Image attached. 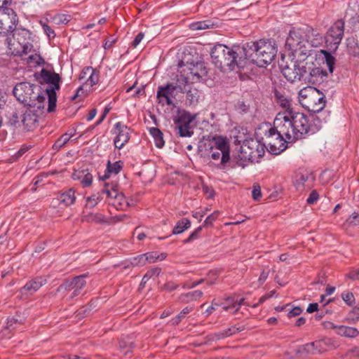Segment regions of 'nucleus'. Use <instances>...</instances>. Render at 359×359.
<instances>
[{
	"mask_svg": "<svg viewBox=\"0 0 359 359\" xmlns=\"http://www.w3.org/2000/svg\"><path fill=\"white\" fill-rule=\"evenodd\" d=\"M86 277V275H81L75 277L71 281L65 282L57 288V292L65 290L68 292H71L69 295V298L71 299L78 296L86 284L85 280Z\"/></svg>",
	"mask_w": 359,
	"mask_h": 359,
	"instance_id": "obj_16",
	"label": "nucleus"
},
{
	"mask_svg": "<svg viewBox=\"0 0 359 359\" xmlns=\"http://www.w3.org/2000/svg\"><path fill=\"white\" fill-rule=\"evenodd\" d=\"M72 179L80 182L83 187H89L93 182V175L87 169L74 170Z\"/></svg>",
	"mask_w": 359,
	"mask_h": 359,
	"instance_id": "obj_22",
	"label": "nucleus"
},
{
	"mask_svg": "<svg viewBox=\"0 0 359 359\" xmlns=\"http://www.w3.org/2000/svg\"><path fill=\"white\" fill-rule=\"evenodd\" d=\"M203 295V292L201 290H195L193 292H188L182 294L180 299L183 302H189L196 300Z\"/></svg>",
	"mask_w": 359,
	"mask_h": 359,
	"instance_id": "obj_41",
	"label": "nucleus"
},
{
	"mask_svg": "<svg viewBox=\"0 0 359 359\" xmlns=\"http://www.w3.org/2000/svg\"><path fill=\"white\" fill-rule=\"evenodd\" d=\"M75 191L73 188L69 189L58 196V201L65 206L72 205L75 202Z\"/></svg>",
	"mask_w": 359,
	"mask_h": 359,
	"instance_id": "obj_27",
	"label": "nucleus"
},
{
	"mask_svg": "<svg viewBox=\"0 0 359 359\" xmlns=\"http://www.w3.org/2000/svg\"><path fill=\"white\" fill-rule=\"evenodd\" d=\"M188 76L187 69L184 66H180V74L177 76L176 83L174 84L175 86H181L182 90H177L180 93H184L187 91L186 86L191 82V81H187L186 83L184 81L183 79L188 77Z\"/></svg>",
	"mask_w": 359,
	"mask_h": 359,
	"instance_id": "obj_29",
	"label": "nucleus"
},
{
	"mask_svg": "<svg viewBox=\"0 0 359 359\" xmlns=\"http://www.w3.org/2000/svg\"><path fill=\"white\" fill-rule=\"evenodd\" d=\"M30 54L29 57L27 58V63L32 67H36L43 62V60L40 56L39 54L36 53L35 50L33 48V50L32 53H29Z\"/></svg>",
	"mask_w": 359,
	"mask_h": 359,
	"instance_id": "obj_35",
	"label": "nucleus"
},
{
	"mask_svg": "<svg viewBox=\"0 0 359 359\" xmlns=\"http://www.w3.org/2000/svg\"><path fill=\"white\" fill-rule=\"evenodd\" d=\"M39 25H41L43 32L46 35L49 41L55 39L56 34L53 27H51L47 19H42L39 21Z\"/></svg>",
	"mask_w": 359,
	"mask_h": 359,
	"instance_id": "obj_33",
	"label": "nucleus"
},
{
	"mask_svg": "<svg viewBox=\"0 0 359 359\" xmlns=\"http://www.w3.org/2000/svg\"><path fill=\"white\" fill-rule=\"evenodd\" d=\"M344 33V22L337 20L330 27L325 36L327 48L330 51H336L340 44Z\"/></svg>",
	"mask_w": 359,
	"mask_h": 359,
	"instance_id": "obj_11",
	"label": "nucleus"
},
{
	"mask_svg": "<svg viewBox=\"0 0 359 359\" xmlns=\"http://www.w3.org/2000/svg\"><path fill=\"white\" fill-rule=\"evenodd\" d=\"M245 299L243 297L231 296L227 297L222 302L220 306L224 311H228L232 313H236L240 309L241 306L244 304Z\"/></svg>",
	"mask_w": 359,
	"mask_h": 359,
	"instance_id": "obj_20",
	"label": "nucleus"
},
{
	"mask_svg": "<svg viewBox=\"0 0 359 359\" xmlns=\"http://www.w3.org/2000/svg\"><path fill=\"white\" fill-rule=\"evenodd\" d=\"M144 254L140 255L137 257H134L130 259V264L133 266H140L147 264V257Z\"/></svg>",
	"mask_w": 359,
	"mask_h": 359,
	"instance_id": "obj_45",
	"label": "nucleus"
},
{
	"mask_svg": "<svg viewBox=\"0 0 359 359\" xmlns=\"http://www.w3.org/2000/svg\"><path fill=\"white\" fill-rule=\"evenodd\" d=\"M252 196L255 201H259L262 196L261 189L259 186H254L252 191Z\"/></svg>",
	"mask_w": 359,
	"mask_h": 359,
	"instance_id": "obj_56",
	"label": "nucleus"
},
{
	"mask_svg": "<svg viewBox=\"0 0 359 359\" xmlns=\"http://www.w3.org/2000/svg\"><path fill=\"white\" fill-rule=\"evenodd\" d=\"M194 119L195 116L185 111L177 115L174 122L180 137H190L192 136L194 131L191 124Z\"/></svg>",
	"mask_w": 359,
	"mask_h": 359,
	"instance_id": "obj_13",
	"label": "nucleus"
},
{
	"mask_svg": "<svg viewBox=\"0 0 359 359\" xmlns=\"http://www.w3.org/2000/svg\"><path fill=\"white\" fill-rule=\"evenodd\" d=\"M74 135L73 133H66L61 135L54 143L53 148L55 150H58L61 149L64 145H65L70 138Z\"/></svg>",
	"mask_w": 359,
	"mask_h": 359,
	"instance_id": "obj_39",
	"label": "nucleus"
},
{
	"mask_svg": "<svg viewBox=\"0 0 359 359\" xmlns=\"http://www.w3.org/2000/svg\"><path fill=\"white\" fill-rule=\"evenodd\" d=\"M202 231V226H200L197 227L190 235L184 241V243H191L194 241L198 239L199 238V235Z\"/></svg>",
	"mask_w": 359,
	"mask_h": 359,
	"instance_id": "obj_50",
	"label": "nucleus"
},
{
	"mask_svg": "<svg viewBox=\"0 0 359 359\" xmlns=\"http://www.w3.org/2000/svg\"><path fill=\"white\" fill-rule=\"evenodd\" d=\"M208 209L205 208L203 210H201L200 211L196 212L193 213V217L199 221L202 219V218L204 217V215L207 213Z\"/></svg>",
	"mask_w": 359,
	"mask_h": 359,
	"instance_id": "obj_60",
	"label": "nucleus"
},
{
	"mask_svg": "<svg viewBox=\"0 0 359 359\" xmlns=\"http://www.w3.org/2000/svg\"><path fill=\"white\" fill-rule=\"evenodd\" d=\"M88 74H89V76L88 77L86 81L85 82V85L92 87L99 82L100 74H99V72L97 70H96L95 69L90 67H88L83 69L79 79L81 80V79H83L86 76H87Z\"/></svg>",
	"mask_w": 359,
	"mask_h": 359,
	"instance_id": "obj_24",
	"label": "nucleus"
},
{
	"mask_svg": "<svg viewBox=\"0 0 359 359\" xmlns=\"http://www.w3.org/2000/svg\"><path fill=\"white\" fill-rule=\"evenodd\" d=\"M34 90L39 91V87L28 82H22L15 86L13 95L20 102L29 106Z\"/></svg>",
	"mask_w": 359,
	"mask_h": 359,
	"instance_id": "obj_14",
	"label": "nucleus"
},
{
	"mask_svg": "<svg viewBox=\"0 0 359 359\" xmlns=\"http://www.w3.org/2000/svg\"><path fill=\"white\" fill-rule=\"evenodd\" d=\"M16 39L20 42L23 55H28L33 50L32 33L27 29L19 28L15 30Z\"/></svg>",
	"mask_w": 359,
	"mask_h": 359,
	"instance_id": "obj_18",
	"label": "nucleus"
},
{
	"mask_svg": "<svg viewBox=\"0 0 359 359\" xmlns=\"http://www.w3.org/2000/svg\"><path fill=\"white\" fill-rule=\"evenodd\" d=\"M274 98L276 103L280 107L285 109L284 111H293L291 108V100L284 92L275 90Z\"/></svg>",
	"mask_w": 359,
	"mask_h": 359,
	"instance_id": "obj_26",
	"label": "nucleus"
},
{
	"mask_svg": "<svg viewBox=\"0 0 359 359\" xmlns=\"http://www.w3.org/2000/svg\"><path fill=\"white\" fill-rule=\"evenodd\" d=\"M301 352H305L309 354H316V350L314 342L308 343L303 345L301 348Z\"/></svg>",
	"mask_w": 359,
	"mask_h": 359,
	"instance_id": "obj_52",
	"label": "nucleus"
},
{
	"mask_svg": "<svg viewBox=\"0 0 359 359\" xmlns=\"http://www.w3.org/2000/svg\"><path fill=\"white\" fill-rule=\"evenodd\" d=\"M191 226V221L187 218H183L179 220L172 229V234H180L183 233Z\"/></svg>",
	"mask_w": 359,
	"mask_h": 359,
	"instance_id": "obj_30",
	"label": "nucleus"
},
{
	"mask_svg": "<svg viewBox=\"0 0 359 359\" xmlns=\"http://www.w3.org/2000/svg\"><path fill=\"white\" fill-rule=\"evenodd\" d=\"M144 36V33H143V32H140V33H138V34L135 36V37L134 40H133V42H132V46H133V48H136V47H137V46L140 43V42L142 41V40L143 39Z\"/></svg>",
	"mask_w": 359,
	"mask_h": 359,
	"instance_id": "obj_58",
	"label": "nucleus"
},
{
	"mask_svg": "<svg viewBox=\"0 0 359 359\" xmlns=\"http://www.w3.org/2000/svg\"><path fill=\"white\" fill-rule=\"evenodd\" d=\"M277 53L276 44L271 41L259 40L252 43L247 48L245 46L228 47L223 44H217L210 52L212 62L216 67L229 70L236 67L243 68L248 62L260 67L269 65Z\"/></svg>",
	"mask_w": 359,
	"mask_h": 359,
	"instance_id": "obj_1",
	"label": "nucleus"
},
{
	"mask_svg": "<svg viewBox=\"0 0 359 359\" xmlns=\"http://www.w3.org/2000/svg\"><path fill=\"white\" fill-rule=\"evenodd\" d=\"M266 140L264 144L260 143L259 141L255 139L245 140L241 146L242 152L245 153L246 157L249 159L254 160L257 158H260L264 156L265 152V144L269 147V151L273 154H279L283 151V148L280 144L276 141L275 137L267 138L265 135Z\"/></svg>",
	"mask_w": 359,
	"mask_h": 359,
	"instance_id": "obj_5",
	"label": "nucleus"
},
{
	"mask_svg": "<svg viewBox=\"0 0 359 359\" xmlns=\"http://www.w3.org/2000/svg\"><path fill=\"white\" fill-rule=\"evenodd\" d=\"M319 198V194L317 192L316 190H313L309 197L307 198L306 199V203L309 205H311V204H313L315 203L316 202H317V201L318 200Z\"/></svg>",
	"mask_w": 359,
	"mask_h": 359,
	"instance_id": "obj_54",
	"label": "nucleus"
},
{
	"mask_svg": "<svg viewBox=\"0 0 359 359\" xmlns=\"http://www.w3.org/2000/svg\"><path fill=\"white\" fill-rule=\"evenodd\" d=\"M302 311L300 307H298V306L294 307L288 312L287 316L289 318H293V317L297 316L301 314Z\"/></svg>",
	"mask_w": 359,
	"mask_h": 359,
	"instance_id": "obj_59",
	"label": "nucleus"
},
{
	"mask_svg": "<svg viewBox=\"0 0 359 359\" xmlns=\"http://www.w3.org/2000/svg\"><path fill=\"white\" fill-rule=\"evenodd\" d=\"M45 100L46 96L41 92L40 89L39 91L34 90L30 104H29V106H36V109H38V107H40V112L43 113V109L44 108L43 103Z\"/></svg>",
	"mask_w": 359,
	"mask_h": 359,
	"instance_id": "obj_28",
	"label": "nucleus"
},
{
	"mask_svg": "<svg viewBox=\"0 0 359 359\" xmlns=\"http://www.w3.org/2000/svg\"><path fill=\"white\" fill-rule=\"evenodd\" d=\"M180 86H175L174 83L158 86L156 92L158 103L162 106H174L175 100L179 93L177 90H182Z\"/></svg>",
	"mask_w": 359,
	"mask_h": 359,
	"instance_id": "obj_12",
	"label": "nucleus"
},
{
	"mask_svg": "<svg viewBox=\"0 0 359 359\" xmlns=\"http://www.w3.org/2000/svg\"><path fill=\"white\" fill-rule=\"evenodd\" d=\"M150 135L153 137L155 145L158 148H162L165 142L163 140V133L162 132L157 128H151L149 130Z\"/></svg>",
	"mask_w": 359,
	"mask_h": 359,
	"instance_id": "obj_31",
	"label": "nucleus"
},
{
	"mask_svg": "<svg viewBox=\"0 0 359 359\" xmlns=\"http://www.w3.org/2000/svg\"><path fill=\"white\" fill-rule=\"evenodd\" d=\"M314 345L316 350V353H319L326 351L325 345L326 343L323 340H319L314 341Z\"/></svg>",
	"mask_w": 359,
	"mask_h": 359,
	"instance_id": "obj_55",
	"label": "nucleus"
},
{
	"mask_svg": "<svg viewBox=\"0 0 359 359\" xmlns=\"http://www.w3.org/2000/svg\"><path fill=\"white\" fill-rule=\"evenodd\" d=\"M321 53L324 55L325 64L330 73L333 72L335 58L332 55L330 51L323 50Z\"/></svg>",
	"mask_w": 359,
	"mask_h": 359,
	"instance_id": "obj_40",
	"label": "nucleus"
},
{
	"mask_svg": "<svg viewBox=\"0 0 359 359\" xmlns=\"http://www.w3.org/2000/svg\"><path fill=\"white\" fill-rule=\"evenodd\" d=\"M318 310V304L317 303H311L309 304L306 311L309 313H313L315 311H317Z\"/></svg>",
	"mask_w": 359,
	"mask_h": 359,
	"instance_id": "obj_63",
	"label": "nucleus"
},
{
	"mask_svg": "<svg viewBox=\"0 0 359 359\" xmlns=\"http://www.w3.org/2000/svg\"><path fill=\"white\" fill-rule=\"evenodd\" d=\"M160 269L155 268L148 271L143 276L141 282V285L145 284L151 277L158 276L160 273Z\"/></svg>",
	"mask_w": 359,
	"mask_h": 359,
	"instance_id": "obj_48",
	"label": "nucleus"
},
{
	"mask_svg": "<svg viewBox=\"0 0 359 359\" xmlns=\"http://www.w3.org/2000/svg\"><path fill=\"white\" fill-rule=\"evenodd\" d=\"M102 199L101 193L93 194L86 199V208H93Z\"/></svg>",
	"mask_w": 359,
	"mask_h": 359,
	"instance_id": "obj_38",
	"label": "nucleus"
},
{
	"mask_svg": "<svg viewBox=\"0 0 359 359\" xmlns=\"http://www.w3.org/2000/svg\"><path fill=\"white\" fill-rule=\"evenodd\" d=\"M299 102L301 105L308 111L313 112L314 115H320L326 104L325 95L314 87L307 86L301 89L299 92Z\"/></svg>",
	"mask_w": 359,
	"mask_h": 359,
	"instance_id": "obj_4",
	"label": "nucleus"
},
{
	"mask_svg": "<svg viewBox=\"0 0 359 359\" xmlns=\"http://www.w3.org/2000/svg\"><path fill=\"white\" fill-rule=\"evenodd\" d=\"M309 180V176L302 173L296 174L294 179V184L299 191H302L305 187V184Z\"/></svg>",
	"mask_w": 359,
	"mask_h": 359,
	"instance_id": "obj_37",
	"label": "nucleus"
},
{
	"mask_svg": "<svg viewBox=\"0 0 359 359\" xmlns=\"http://www.w3.org/2000/svg\"><path fill=\"white\" fill-rule=\"evenodd\" d=\"M110 204L114 205L116 209H123L130 205L128 200L122 193H119L117 198L114 201H109Z\"/></svg>",
	"mask_w": 359,
	"mask_h": 359,
	"instance_id": "obj_36",
	"label": "nucleus"
},
{
	"mask_svg": "<svg viewBox=\"0 0 359 359\" xmlns=\"http://www.w3.org/2000/svg\"><path fill=\"white\" fill-rule=\"evenodd\" d=\"M177 287V285L172 282L166 283L163 285V289L168 291H172Z\"/></svg>",
	"mask_w": 359,
	"mask_h": 359,
	"instance_id": "obj_62",
	"label": "nucleus"
},
{
	"mask_svg": "<svg viewBox=\"0 0 359 359\" xmlns=\"http://www.w3.org/2000/svg\"><path fill=\"white\" fill-rule=\"evenodd\" d=\"M330 115L322 113L320 115L311 114L309 117L304 113L293 111L279 112L273 121V127L266 125L264 135L275 137L278 143L283 145L284 142H293L305 138L318 132L323 123H326Z\"/></svg>",
	"mask_w": 359,
	"mask_h": 359,
	"instance_id": "obj_2",
	"label": "nucleus"
},
{
	"mask_svg": "<svg viewBox=\"0 0 359 359\" xmlns=\"http://www.w3.org/2000/svg\"><path fill=\"white\" fill-rule=\"evenodd\" d=\"M120 192L118 191L117 189H103L101 191V194H105L108 198L110 199L109 201H114L117 198Z\"/></svg>",
	"mask_w": 359,
	"mask_h": 359,
	"instance_id": "obj_46",
	"label": "nucleus"
},
{
	"mask_svg": "<svg viewBox=\"0 0 359 359\" xmlns=\"http://www.w3.org/2000/svg\"><path fill=\"white\" fill-rule=\"evenodd\" d=\"M327 323L330 325L328 327L337 329V333L339 335L349 338H355L359 335V331L355 327L344 325L335 326L330 322Z\"/></svg>",
	"mask_w": 359,
	"mask_h": 359,
	"instance_id": "obj_25",
	"label": "nucleus"
},
{
	"mask_svg": "<svg viewBox=\"0 0 359 359\" xmlns=\"http://www.w3.org/2000/svg\"><path fill=\"white\" fill-rule=\"evenodd\" d=\"M341 298L344 302L348 305L352 306L355 302V298L352 292H344L341 294Z\"/></svg>",
	"mask_w": 359,
	"mask_h": 359,
	"instance_id": "obj_51",
	"label": "nucleus"
},
{
	"mask_svg": "<svg viewBox=\"0 0 359 359\" xmlns=\"http://www.w3.org/2000/svg\"><path fill=\"white\" fill-rule=\"evenodd\" d=\"M305 32L301 29L290 31L286 39V46L294 57L309 55L308 41L305 39Z\"/></svg>",
	"mask_w": 359,
	"mask_h": 359,
	"instance_id": "obj_10",
	"label": "nucleus"
},
{
	"mask_svg": "<svg viewBox=\"0 0 359 359\" xmlns=\"http://www.w3.org/2000/svg\"><path fill=\"white\" fill-rule=\"evenodd\" d=\"M269 271H265V270H264L261 273L259 280H258L259 285H262L266 281V280L267 279V278L269 276Z\"/></svg>",
	"mask_w": 359,
	"mask_h": 359,
	"instance_id": "obj_61",
	"label": "nucleus"
},
{
	"mask_svg": "<svg viewBox=\"0 0 359 359\" xmlns=\"http://www.w3.org/2000/svg\"><path fill=\"white\" fill-rule=\"evenodd\" d=\"M192 307L187 306L182 309V311L178 314V316H180L182 319H183L188 313H189L192 311Z\"/></svg>",
	"mask_w": 359,
	"mask_h": 359,
	"instance_id": "obj_64",
	"label": "nucleus"
},
{
	"mask_svg": "<svg viewBox=\"0 0 359 359\" xmlns=\"http://www.w3.org/2000/svg\"><path fill=\"white\" fill-rule=\"evenodd\" d=\"M12 0H0V35L8 34L17 29L18 17L11 7Z\"/></svg>",
	"mask_w": 359,
	"mask_h": 359,
	"instance_id": "obj_8",
	"label": "nucleus"
},
{
	"mask_svg": "<svg viewBox=\"0 0 359 359\" xmlns=\"http://www.w3.org/2000/svg\"><path fill=\"white\" fill-rule=\"evenodd\" d=\"M219 214V212L216 210L213 212L212 214L208 215L203 223V226L208 227L212 225L213 222L217 219L218 215Z\"/></svg>",
	"mask_w": 359,
	"mask_h": 359,
	"instance_id": "obj_49",
	"label": "nucleus"
},
{
	"mask_svg": "<svg viewBox=\"0 0 359 359\" xmlns=\"http://www.w3.org/2000/svg\"><path fill=\"white\" fill-rule=\"evenodd\" d=\"M46 280L42 277L35 278L27 283L20 288V292L22 296L32 295L36 292L41 286L46 284Z\"/></svg>",
	"mask_w": 359,
	"mask_h": 359,
	"instance_id": "obj_21",
	"label": "nucleus"
},
{
	"mask_svg": "<svg viewBox=\"0 0 359 359\" xmlns=\"http://www.w3.org/2000/svg\"><path fill=\"white\" fill-rule=\"evenodd\" d=\"M41 77L46 83L48 84L45 91V94L48 96L47 110L48 112H53L56 107V91L60 89V77L58 74L45 69H41Z\"/></svg>",
	"mask_w": 359,
	"mask_h": 359,
	"instance_id": "obj_9",
	"label": "nucleus"
},
{
	"mask_svg": "<svg viewBox=\"0 0 359 359\" xmlns=\"http://www.w3.org/2000/svg\"><path fill=\"white\" fill-rule=\"evenodd\" d=\"M130 128L121 122H117L114 126V133L116 137L114 140V144L116 148L121 149L130 140Z\"/></svg>",
	"mask_w": 359,
	"mask_h": 359,
	"instance_id": "obj_17",
	"label": "nucleus"
},
{
	"mask_svg": "<svg viewBox=\"0 0 359 359\" xmlns=\"http://www.w3.org/2000/svg\"><path fill=\"white\" fill-rule=\"evenodd\" d=\"M122 167L123 163L121 161H116L113 163L109 162L107 170L109 173L118 174L121 170Z\"/></svg>",
	"mask_w": 359,
	"mask_h": 359,
	"instance_id": "obj_44",
	"label": "nucleus"
},
{
	"mask_svg": "<svg viewBox=\"0 0 359 359\" xmlns=\"http://www.w3.org/2000/svg\"><path fill=\"white\" fill-rule=\"evenodd\" d=\"M144 255H146L145 257L147 258V263H154L157 260H160V261L163 260L166 257L165 254H164V253L158 254L156 252H147V253H145Z\"/></svg>",
	"mask_w": 359,
	"mask_h": 359,
	"instance_id": "obj_42",
	"label": "nucleus"
},
{
	"mask_svg": "<svg viewBox=\"0 0 359 359\" xmlns=\"http://www.w3.org/2000/svg\"><path fill=\"white\" fill-rule=\"evenodd\" d=\"M201 155L213 161L218 165L224 167L230 161V145L226 137L214 135L204 139L198 144Z\"/></svg>",
	"mask_w": 359,
	"mask_h": 359,
	"instance_id": "obj_3",
	"label": "nucleus"
},
{
	"mask_svg": "<svg viewBox=\"0 0 359 359\" xmlns=\"http://www.w3.org/2000/svg\"><path fill=\"white\" fill-rule=\"evenodd\" d=\"M83 222L104 223L107 222L106 217L100 213H90L82 216Z\"/></svg>",
	"mask_w": 359,
	"mask_h": 359,
	"instance_id": "obj_34",
	"label": "nucleus"
},
{
	"mask_svg": "<svg viewBox=\"0 0 359 359\" xmlns=\"http://www.w3.org/2000/svg\"><path fill=\"white\" fill-rule=\"evenodd\" d=\"M199 95L196 89H189L187 90V100L189 104H194L198 102Z\"/></svg>",
	"mask_w": 359,
	"mask_h": 359,
	"instance_id": "obj_43",
	"label": "nucleus"
},
{
	"mask_svg": "<svg viewBox=\"0 0 359 359\" xmlns=\"http://www.w3.org/2000/svg\"><path fill=\"white\" fill-rule=\"evenodd\" d=\"M320 73L319 68H313L308 71L306 67L302 62H291L282 69L284 77L291 83L304 81L314 83L317 81L314 76Z\"/></svg>",
	"mask_w": 359,
	"mask_h": 359,
	"instance_id": "obj_6",
	"label": "nucleus"
},
{
	"mask_svg": "<svg viewBox=\"0 0 359 359\" xmlns=\"http://www.w3.org/2000/svg\"><path fill=\"white\" fill-rule=\"evenodd\" d=\"M41 114L40 107L36 109V106H25L20 111L12 114L10 123L13 126L22 125L27 131L32 130L36 127Z\"/></svg>",
	"mask_w": 359,
	"mask_h": 359,
	"instance_id": "obj_7",
	"label": "nucleus"
},
{
	"mask_svg": "<svg viewBox=\"0 0 359 359\" xmlns=\"http://www.w3.org/2000/svg\"><path fill=\"white\" fill-rule=\"evenodd\" d=\"M243 329H240L238 327H229L224 331L219 332L217 334V335H218L219 338H225L229 336L235 334L239 332L240 331H241Z\"/></svg>",
	"mask_w": 359,
	"mask_h": 359,
	"instance_id": "obj_47",
	"label": "nucleus"
},
{
	"mask_svg": "<svg viewBox=\"0 0 359 359\" xmlns=\"http://www.w3.org/2000/svg\"><path fill=\"white\" fill-rule=\"evenodd\" d=\"M15 30L13 32H10L8 34H4L6 37L5 43L8 48L9 53L13 55L22 56V49L20 46V42L16 39Z\"/></svg>",
	"mask_w": 359,
	"mask_h": 359,
	"instance_id": "obj_19",
	"label": "nucleus"
},
{
	"mask_svg": "<svg viewBox=\"0 0 359 359\" xmlns=\"http://www.w3.org/2000/svg\"><path fill=\"white\" fill-rule=\"evenodd\" d=\"M18 324V320L14 318H8L6 322V328L9 330H14L16 327V325Z\"/></svg>",
	"mask_w": 359,
	"mask_h": 359,
	"instance_id": "obj_57",
	"label": "nucleus"
},
{
	"mask_svg": "<svg viewBox=\"0 0 359 359\" xmlns=\"http://www.w3.org/2000/svg\"><path fill=\"white\" fill-rule=\"evenodd\" d=\"M189 74L188 77L184 78V81H191V83L200 82L205 81L208 70L203 62H196V64H190L184 65Z\"/></svg>",
	"mask_w": 359,
	"mask_h": 359,
	"instance_id": "obj_15",
	"label": "nucleus"
},
{
	"mask_svg": "<svg viewBox=\"0 0 359 359\" xmlns=\"http://www.w3.org/2000/svg\"><path fill=\"white\" fill-rule=\"evenodd\" d=\"M215 25V23L212 20H206L191 23L190 25V29L194 31L203 30L213 28Z\"/></svg>",
	"mask_w": 359,
	"mask_h": 359,
	"instance_id": "obj_32",
	"label": "nucleus"
},
{
	"mask_svg": "<svg viewBox=\"0 0 359 359\" xmlns=\"http://www.w3.org/2000/svg\"><path fill=\"white\" fill-rule=\"evenodd\" d=\"M304 32L305 39L308 41V50H310L311 47H318L322 44L323 37L316 30L308 27Z\"/></svg>",
	"mask_w": 359,
	"mask_h": 359,
	"instance_id": "obj_23",
	"label": "nucleus"
},
{
	"mask_svg": "<svg viewBox=\"0 0 359 359\" xmlns=\"http://www.w3.org/2000/svg\"><path fill=\"white\" fill-rule=\"evenodd\" d=\"M346 223L347 225L353 226L359 225V215L356 212H353L346 220Z\"/></svg>",
	"mask_w": 359,
	"mask_h": 359,
	"instance_id": "obj_53",
	"label": "nucleus"
}]
</instances>
